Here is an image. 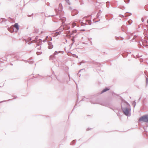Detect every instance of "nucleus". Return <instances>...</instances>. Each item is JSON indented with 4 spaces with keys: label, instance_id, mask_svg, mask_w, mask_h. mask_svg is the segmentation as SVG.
Listing matches in <instances>:
<instances>
[{
    "label": "nucleus",
    "instance_id": "1",
    "mask_svg": "<svg viewBox=\"0 0 148 148\" xmlns=\"http://www.w3.org/2000/svg\"><path fill=\"white\" fill-rule=\"evenodd\" d=\"M139 121H140L148 122V115H145L141 117L140 118Z\"/></svg>",
    "mask_w": 148,
    "mask_h": 148
},
{
    "label": "nucleus",
    "instance_id": "2",
    "mask_svg": "<svg viewBox=\"0 0 148 148\" xmlns=\"http://www.w3.org/2000/svg\"><path fill=\"white\" fill-rule=\"evenodd\" d=\"M123 112L124 113L127 115H128L129 113L130 110L126 108H125L123 109Z\"/></svg>",
    "mask_w": 148,
    "mask_h": 148
},
{
    "label": "nucleus",
    "instance_id": "3",
    "mask_svg": "<svg viewBox=\"0 0 148 148\" xmlns=\"http://www.w3.org/2000/svg\"><path fill=\"white\" fill-rule=\"evenodd\" d=\"M14 27H15L17 30L19 29V26L17 23H15L14 25Z\"/></svg>",
    "mask_w": 148,
    "mask_h": 148
},
{
    "label": "nucleus",
    "instance_id": "4",
    "mask_svg": "<svg viewBox=\"0 0 148 148\" xmlns=\"http://www.w3.org/2000/svg\"><path fill=\"white\" fill-rule=\"evenodd\" d=\"M109 90V89H108V88H106L105 89H103L101 92V93H103V92H104L106 91H107V90Z\"/></svg>",
    "mask_w": 148,
    "mask_h": 148
},
{
    "label": "nucleus",
    "instance_id": "5",
    "mask_svg": "<svg viewBox=\"0 0 148 148\" xmlns=\"http://www.w3.org/2000/svg\"><path fill=\"white\" fill-rule=\"evenodd\" d=\"M4 83L3 82H2L1 83H0V84H1L0 85V87H2L3 86H4Z\"/></svg>",
    "mask_w": 148,
    "mask_h": 148
},
{
    "label": "nucleus",
    "instance_id": "6",
    "mask_svg": "<svg viewBox=\"0 0 148 148\" xmlns=\"http://www.w3.org/2000/svg\"><path fill=\"white\" fill-rule=\"evenodd\" d=\"M53 48V46L52 45L51 46L50 45V44H49V45L48 46V48L49 49H51Z\"/></svg>",
    "mask_w": 148,
    "mask_h": 148
},
{
    "label": "nucleus",
    "instance_id": "7",
    "mask_svg": "<svg viewBox=\"0 0 148 148\" xmlns=\"http://www.w3.org/2000/svg\"><path fill=\"white\" fill-rule=\"evenodd\" d=\"M75 25V23H73L72 24V27H73Z\"/></svg>",
    "mask_w": 148,
    "mask_h": 148
},
{
    "label": "nucleus",
    "instance_id": "8",
    "mask_svg": "<svg viewBox=\"0 0 148 148\" xmlns=\"http://www.w3.org/2000/svg\"><path fill=\"white\" fill-rule=\"evenodd\" d=\"M128 22L129 23V24H131V21H128Z\"/></svg>",
    "mask_w": 148,
    "mask_h": 148
},
{
    "label": "nucleus",
    "instance_id": "9",
    "mask_svg": "<svg viewBox=\"0 0 148 148\" xmlns=\"http://www.w3.org/2000/svg\"><path fill=\"white\" fill-rule=\"evenodd\" d=\"M124 1L125 2H127L129 1V0H124Z\"/></svg>",
    "mask_w": 148,
    "mask_h": 148
},
{
    "label": "nucleus",
    "instance_id": "10",
    "mask_svg": "<svg viewBox=\"0 0 148 148\" xmlns=\"http://www.w3.org/2000/svg\"><path fill=\"white\" fill-rule=\"evenodd\" d=\"M58 54V52L57 51H55L54 53L55 55H56Z\"/></svg>",
    "mask_w": 148,
    "mask_h": 148
},
{
    "label": "nucleus",
    "instance_id": "11",
    "mask_svg": "<svg viewBox=\"0 0 148 148\" xmlns=\"http://www.w3.org/2000/svg\"><path fill=\"white\" fill-rule=\"evenodd\" d=\"M71 40L72 41H73L74 40V38H73L71 39Z\"/></svg>",
    "mask_w": 148,
    "mask_h": 148
},
{
    "label": "nucleus",
    "instance_id": "12",
    "mask_svg": "<svg viewBox=\"0 0 148 148\" xmlns=\"http://www.w3.org/2000/svg\"><path fill=\"white\" fill-rule=\"evenodd\" d=\"M66 1L68 2L69 1V0H65Z\"/></svg>",
    "mask_w": 148,
    "mask_h": 148
},
{
    "label": "nucleus",
    "instance_id": "13",
    "mask_svg": "<svg viewBox=\"0 0 148 148\" xmlns=\"http://www.w3.org/2000/svg\"><path fill=\"white\" fill-rule=\"evenodd\" d=\"M38 52H37V53H36L37 55H38Z\"/></svg>",
    "mask_w": 148,
    "mask_h": 148
},
{
    "label": "nucleus",
    "instance_id": "14",
    "mask_svg": "<svg viewBox=\"0 0 148 148\" xmlns=\"http://www.w3.org/2000/svg\"><path fill=\"white\" fill-rule=\"evenodd\" d=\"M147 23H148V20H147Z\"/></svg>",
    "mask_w": 148,
    "mask_h": 148
},
{
    "label": "nucleus",
    "instance_id": "15",
    "mask_svg": "<svg viewBox=\"0 0 148 148\" xmlns=\"http://www.w3.org/2000/svg\"><path fill=\"white\" fill-rule=\"evenodd\" d=\"M82 31H84V30H82Z\"/></svg>",
    "mask_w": 148,
    "mask_h": 148
}]
</instances>
